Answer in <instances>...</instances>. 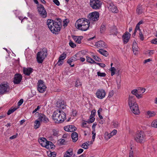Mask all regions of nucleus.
<instances>
[{"mask_svg":"<svg viewBox=\"0 0 157 157\" xmlns=\"http://www.w3.org/2000/svg\"><path fill=\"white\" fill-rule=\"evenodd\" d=\"M56 20L57 21L48 19L47 21V25L50 30L52 33L56 34H57V32L60 31L62 22L60 18H58Z\"/></svg>","mask_w":157,"mask_h":157,"instance_id":"obj_1","label":"nucleus"},{"mask_svg":"<svg viewBox=\"0 0 157 157\" xmlns=\"http://www.w3.org/2000/svg\"><path fill=\"white\" fill-rule=\"evenodd\" d=\"M52 117L53 120L57 123H62L66 119L65 113L62 111L58 110L53 113Z\"/></svg>","mask_w":157,"mask_h":157,"instance_id":"obj_2","label":"nucleus"},{"mask_svg":"<svg viewBox=\"0 0 157 157\" xmlns=\"http://www.w3.org/2000/svg\"><path fill=\"white\" fill-rule=\"evenodd\" d=\"M90 21L88 20L83 18L78 19L76 21L75 25H77L78 29L82 31L87 30L89 27Z\"/></svg>","mask_w":157,"mask_h":157,"instance_id":"obj_3","label":"nucleus"},{"mask_svg":"<svg viewBox=\"0 0 157 157\" xmlns=\"http://www.w3.org/2000/svg\"><path fill=\"white\" fill-rule=\"evenodd\" d=\"M48 51L45 48H43L41 51L37 53L36 59L37 62L39 63H42L44 59L47 56Z\"/></svg>","mask_w":157,"mask_h":157,"instance_id":"obj_4","label":"nucleus"},{"mask_svg":"<svg viewBox=\"0 0 157 157\" xmlns=\"http://www.w3.org/2000/svg\"><path fill=\"white\" fill-rule=\"evenodd\" d=\"M146 135L144 131H141L138 132L136 134L135 140L140 143H144L146 140Z\"/></svg>","mask_w":157,"mask_h":157,"instance_id":"obj_5","label":"nucleus"},{"mask_svg":"<svg viewBox=\"0 0 157 157\" xmlns=\"http://www.w3.org/2000/svg\"><path fill=\"white\" fill-rule=\"evenodd\" d=\"M99 13L98 12L94 11L90 13L88 16V20L90 22L97 21L99 18Z\"/></svg>","mask_w":157,"mask_h":157,"instance_id":"obj_6","label":"nucleus"},{"mask_svg":"<svg viewBox=\"0 0 157 157\" xmlns=\"http://www.w3.org/2000/svg\"><path fill=\"white\" fill-rule=\"evenodd\" d=\"M90 5L93 9L97 10L101 8V2L99 0H90Z\"/></svg>","mask_w":157,"mask_h":157,"instance_id":"obj_7","label":"nucleus"},{"mask_svg":"<svg viewBox=\"0 0 157 157\" xmlns=\"http://www.w3.org/2000/svg\"><path fill=\"white\" fill-rule=\"evenodd\" d=\"M37 84V90L39 92L43 93L46 91L47 87L43 81L40 80Z\"/></svg>","mask_w":157,"mask_h":157,"instance_id":"obj_8","label":"nucleus"},{"mask_svg":"<svg viewBox=\"0 0 157 157\" xmlns=\"http://www.w3.org/2000/svg\"><path fill=\"white\" fill-rule=\"evenodd\" d=\"M10 87L7 83H2L0 85V94L2 95L8 92Z\"/></svg>","mask_w":157,"mask_h":157,"instance_id":"obj_9","label":"nucleus"},{"mask_svg":"<svg viewBox=\"0 0 157 157\" xmlns=\"http://www.w3.org/2000/svg\"><path fill=\"white\" fill-rule=\"evenodd\" d=\"M38 12L40 16L43 18H45L47 16V12L42 5H40L37 7Z\"/></svg>","mask_w":157,"mask_h":157,"instance_id":"obj_10","label":"nucleus"},{"mask_svg":"<svg viewBox=\"0 0 157 157\" xmlns=\"http://www.w3.org/2000/svg\"><path fill=\"white\" fill-rule=\"evenodd\" d=\"M37 113L39 114L38 119L40 121L44 123H47L49 122V119L44 114L41 113H39L38 112L36 113Z\"/></svg>","mask_w":157,"mask_h":157,"instance_id":"obj_11","label":"nucleus"},{"mask_svg":"<svg viewBox=\"0 0 157 157\" xmlns=\"http://www.w3.org/2000/svg\"><path fill=\"white\" fill-rule=\"evenodd\" d=\"M96 95L98 98L102 99L105 97V91L103 89H98L96 93Z\"/></svg>","mask_w":157,"mask_h":157,"instance_id":"obj_12","label":"nucleus"},{"mask_svg":"<svg viewBox=\"0 0 157 157\" xmlns=\"http://www.w3.org/2000/svg\"><path fill=\"white\" fill-rule=\"evenodd\" d=\"M22 78V76L21 74L18 73L15 74L13 78V83L14 84H19L21 81Z\"/></svg>","mask_w":157,"mask_h":157,"instance_id":"obj_13","label":"nucleus"},{"mask_svg":"<svg viewBox=\"0 0 157 157\" xmlns=\"http://www.w3.org/2000/svg\"><path fill=\"white\" fill-rule=\"evenodd\" d=\"M132 112L135 114H138L140 113L138 106L137 103H135L129 106Z\"/></svg>","mask_w":157,"mask_h":157,"instance_id":"obj_14","label":"nucleus"},{"mask_svg":"<svg viewBox=\"0 0 157 157\" xmlns=\"http://www.w3.org/2000/svg\"><path fill=\"white\" fill-rule=\"evenodd\" d=\"M108 8L112 12L117 13L118 12V10L117 7L113 3H108Z\"/></svg>","mask_w":157,"mask_h":157,"instance_id":"obj_15","label":"nucleus"},{"mask_svg":"<svg viewBox=\"0 0 157 157\" xmlns=\"http://www.w3.org/2000/svg\"><path fill=\"white\" fill-rule=\"evenodd\" d=\"M57 106L60 109H64L66 108V104L63 100H58L56 102Z\"/></svg>","mask_w":157,"mask_h":157,"instance_id":"obj_16","label":"nucleus"},{"mask_svg":"<svg viewBox=\"0 0 157 157\" xmlns=\"http://www.w3.org/2000/svg\"><path fill=\"white\" fill-rule=\"evenodd\" d=\"M77 54H75L72 57H71L67 61V63H68L71 67H74V64H71V63L73 61H76V60L78 59L77 58Z\"/></svg>","mask_w":157,"mask_h":157,"instance_id":"obj_17","label":"nucleus"},{"mask_svg":"<svg viewBox=\"0 0 157 157\" xmlns=\"http://www.w3.org/2000/svg\"><path fill=\"white\" fill-rule=\"evenodd\" d=\"M131 36V34L128 32H126L123 35L122 37L123 39V42L124 44H126L128 41Z\"/></svg>","mask_w":157,"mask_h":157,"instance_id":"obj_18","label":"nucleus"},{"mask_svg":"<svg viewBox=\"0 0 157 157\" xmlns=\"http://www.w3.org/2000/svg\"><path fill=\"white\" fill-rule=\"evenodd\" d=\"M77 129L73 125H69L64 127V129L67 132H74Z\"/></svg>","mask_w":157,"mask_h":157,"instance_id":"obj_19","label":"nucleus"},{"mask_svg":"<svg viewBox=\"0 0 157 157\" xmlns=\"http://www.w3.org/2000/svg\"><path fill=\"white\" fill-rule=\"evenodd\" d=\"M33 69L30 67H24L23 69L24 74L25 75L27 76L29 75L33 72Z\"/></svg>","mask_w":157,"mask_h":157,"instance_id":"obj_20","label":"nucleus"},{"mask_svg":"<svg viewBox=\"0 0 157 157\" xmlns=\"http://www.w3.org/2000/svg\"><path fill=\"white\" fill-rule=\"evenodd\" d=\"M72 37L75 42L79 44L81 43V40L83 38V37L82 36H72Z\"/></svg>","mask_w":157,"mask_h":157,"instance_id":"obj_21","label":"nucleus"},{"mask_svg":"<svg viewBox=\"0 0 157 157\" xmlns=\"http://www.w3.org/2000/svg\"><path fill=\"white\" fill-rule=\"evenodd\" d=\"M135 103H136L135 102V96L133 95H129L128 99V105L129 106Z\"/></svg>","mask_w":157,"mask_h":157,"instance_id":"obj_22","label":"nucleus"},{"mask_svg":"<svg viewBox=\"0 0 157 157\" xmlns=\"http://www.w3.org/2000/svg\"><path fill=\"white\" fill-rule=\"evenodd\" d=\"M47 140L45 138H40L38 139V142L40 145L43 147H45L46 144Z\"/></svg>","mask_w":157,"mask_h":157,"instance_id":"obj_23","label":"nucleus"},{"mask_svg":"<svg viewBox=\"0 0 157 157\" xmlns=\"http://www.w3.org/2000/svg\"><path fill=\"white\" fill-rule=\"evenodd\" d=\"M96 46L98 48H102L105 47V43L103 41L100 40L96 43Z\"/></svg>","mask_w":157,"mask_h":157,"instance_id":"obj_24","label":"nucleus"},{"mask_svg":"<svg viewBox=\"0 0 157 157\" xmlns=\"http://www.w3.org/2000/svg\"><path fill=\"white\" fill-rule=\"evenodd\" d=\"M156 115V113L154 111H148L146 114V117L150 118L155 116Z\"/></svg>","mask_w":157,"mask_h":157,"instance_id":"obj_25","label":"nucleus"},{"mask_svg":"<svg viewBox=\"0 0 157 157\" xmlns=\"http://www.w3.org/2000/svg\"><path fill=\"white\" fill-rule=\"evenodd\" d=\"M45 147L49 149L54 148L55 147L53 143L51 141H47Z\"/></svg>","mask_w":157,"mask_h":157,"instance_id":"obj_26","label":"nucleus"},{"mask_svg":"<svg viewBox=\"0 0 157 157\" xmlns=\"http://www.w3.org/2000/svg\"><path fill=\"white\" fill-rule=\"evenodd\" d=\"M132 48L133 53L136 55L137 52L138 51V47L136 41H134L133 42Z\"/></svg>","mask_w":157,"mask_h":157,"instance_id":"obj_27","label":"nucleus"},{"mask_svg":"<svg viewBox=\"0 0 157 157\" xmlns=\"http://www.w3.org/2000/svg\"><path fill=\"white\" fill-rule=\"evenodd\" d=\"M71 137L72 138L73 141L74 142H76L78 140V134L75 132H74L71 135Z\"/></svg>","mask_w":157,"mask_h":157,"instance_id":"obj_28","label":"nucleus"},{"mask_svg":"<svg viewBox=\"0 0 157 157\" xmlns=\"http://www.w3.org/2000/svg\"><path fill=\"white\" fill-rule=\"evenodd\" d=\"M73 154L72 150L70 149L68 150L64 155V157H71Z\"/></svg>","mask_w":157,"mask_h":157,"instance_id":"obj_29","label":"nucleus"},{"mask_svg":"<svg viewBox=\"0 0 157 157\" xmlns=\"http://www.w3.org/2000/svg\"><path fill=\"white\" fill-rule=\"evenodd\" d=\"M98 51L101 55L105 56H107L108 55V52L104 50L101 49L98 50Z\"/></svg>","mask_w":157,"mask_h":157,"instance_id":"obj_30","label":"nucleus"},{"mask_svg":"<svg viewBox=\"0 0 157 157\" xmlns=\"http://www.w3.org/2000/svg\"><path fill=\"white\" fill-rule=\"evenodd\" d=\"M110 33L112 35H116L117 33V31L116 28L115 27H114L113 28L111 29Z\"/></svg>","mask_w":157,"mask_h":157,"instance_id":"obj_31","label":"nucleus"},{"mask_svg":"<svg viewBox=\"0 0 157 157\" xmlns=\"http://www.w3.org/2000/svg\"><path fill=\"white\" fill-rule=\"evenodd\" d=\"M34 123V128L35 129H37L39 128L40 125V123L39 121L37 120L35 121Z\"/></svg>","mask_w":157,"mask_h":157,"instance_id":"obj_32","label":"nucleus"},{"mask_svg":"<svg viewBox=\"0 0 157 157\" xmlns=\"http://www.w3.org/2000/svg\"><path fill=\"white\" fill-rule=\"evenodd\" d=\"M86 61L90 63H96L94 59L89 57L86 56Z\"/></svg>","mask_w":157,"mask_h":157,"instance_id":"obj_33","label":"nucleus"},{"mask_svg":"<svg viewBox=\"0 0 157 157\" xmlns=\"http://www.w3.org/2000/svg\"><path fill=\"white\" fill-rule=\"evenodd\" d=\"M67 55L66 53L65 52H63L62 54L60 55L59 56V59L60 61V60H63L65 59Z\"/></svg>","mask_w":157,"mask_h":157,"instance_id":"obj_34","label":"nucleus"},{"mask_svg":"<svg viewBox=\"0 0 157 157\" xmlns=\"http://www.w3.org/2000/svg\"><path fill=\"white\" fill-rule=\"evenodd\" d=\"M136 12L138 14H140L143 12L142 8L140 5L138 6H137V8L136 9Z\"/></svg>","mask_w":157,"mask_h":157,"instance_id":"obj_35","label":"nucleus"},{"mask_svg":"<svg viewBox=\"0 0 157 157\" xmlns=\"http://www.w3.org/2000/svg\"><path fill=\"white\" fill-rule=\"evenodd\" d=\"M17 109V108H14L12 109V108H11L8 111L7 113V115H10V114H11L12 113H13Z\"/></svg>","mask_w":157,"mask_h":157,"instance_id":"obj_36","label":"nucleus"},{"mask_svg":"<svg viewBox=\"0 0 157 157\" xmlns=\"http://www.w3.org/2000/svg\"><path fill=\"white\" fill-rule=\"evenodd\" d=\"M95 120V118L94 117L90 116V118L86 122L88 123H92Z\"/></svg>","mask_w":157,"mask_h":157,"instance_id":"obj_37","label":"nucleus"},{"mask_svg":"<svg viewBox=\"0 0 157 157\" xmlns=\"http://www.w3.org/2000/svg\"><path fill=\"white\" fill-rule=\"evenodd\" d=\"M106 28L105 25L102 24L101 27L100 28V31L101 33H104L105 30Z\"/></svg>","mask_w":157,"mask_h":157,"instance_id":"obj_38","label":"nucleus"},{"mask_svg":"<svg viewBox=\"0 0 157 157\" xmlns=\"http://www.w3.org/2000/svg\"><path fill=\"white\" fill-rule=\"evenodd\" d=\"M69 22V20L67 19H66L64 20L63 21V26L65 27L68 24Z\"/></svg>","mask_w":157,"mask_h":157,"instance_id":"obj_39","label":"nucleus"},{"mask_svg":"<svg viewBox=\"0 0 157 157\" xmlns=\"http://www.w3.org/2000/svg\"><path fill=\"white\" fill-rule=\"evenodd\" d=\"M151 125L153 127L157 128V120L153 121L151 123Z\"/></svg>","mask_w":157,"mask_h":157,"instance_id":"obj_40","label":"nucleus"},{"mask_svg":"<svg viewBox=\"0 0 157 157\" xmlns=\"http://www.w3.org/2000/svg\"><path fill=\"white\" fill-rule=\"evenodd\" d=\"M116 70V69L115 67H111L110 71H111V76H113L115 74Z\"/></svg>","mask_w":157,"mask_h":157,"instance_id":"obj_41","label":"nucleus"},{"mask_svg":"<svg viewBox=\"0 0 157 157\" xmlns=\"http://www.w3.org/2000/svg\"><path fill=\"white\" fill-rule=\"evenodd\" d=\"M92 57L96 61L98 62H100L101 61V59L98 56H96L93 55Z\"/></svg>","mask_w":157,"mask_h":157,"instance_id":"obj_42","label":"nucleus"},{"mask_svg":"<svg viewBox=\"0 0 157 157\" xmlns=\"http://www.w3.org/2000/svg\"><path fill=\"white\" fill-rule=\"evenodd\" d=\"M112 123L113 126L114 128H116L118 127L119 124L117 121H114L112 122Z\"/></svg>","mask_w":157,"mask_h":157,"instance_id":"obj_43","label":"nucleus"},{"mask_svg":"<svg viewBox=\"0 0 157 157\" xmlns=\"http://www.w3.org/2000/svg\"><path fill=\"white\" fill-rule=\"evenodd\" d=\"M69 44L72 48H74L76 47V44L71 40L70 41Z\"/></svg>","mask_w":157,"mask_h":157,"instance_id":"obj_44","label":"nucleus"},{"mask_svg":"<svg viewBox=\"0 0 157 157\" xmlns=\"http://www.w3.org/2000/svg\"><path fill=\"white\" fill-rule=\"evenodd\" d=\"M97 75L98 76L101 77H105L106 74L105 73H101L100 72H97Z\"/></svg>","mask_w":157,"mask_h":157,"instance_id":"obj_45","label":"nucleus"},{"mask_svg":"<svg viewBox=\"0 0 157 157\" xmlns=\"http://www.w3.org/2000/svg\"><path fill=\"white\" fill-rule=\"evenodd\" d=\"M89 145H87L86 143H84L82 145V147L84 149H86L88 148Z\"/></svg>","mask_w":157,"mask_h":157,"instance_id":"obj_46","label":"nucleus"},{"mask_svg":"<svg viewBox=\"0 0 157 157\" xmlns=\"http://www.w3.org/2000/svg\"><path fill=\"white\" fill-rule=\"evenodd\" d=\"M63 60H60V61L59 60V59L58 62H57L56 64L58 65V66H60L63 64Z\"/></svg>","mask_w":157,"mask_h":157,"instance_id":"obj_47","label":"nucleus"},{"mask_svg":"<svg viewBox=\"0 0 157 157\" xmlns=\"http://www.w3.org/2000/svg\"><path fill=\"white\" fill-rule=\"evenodd\" d=\"M114 94V91L113 90H112L109 92V94L108 97L109 98L112 97Z\"/></svg>","mask_w":157,"mask_h":157,"instance_id":"obj_48","label":"nucleus"},{"mask_svg":"<svg viewBox=\"0 0 157 157\" xmlns=\"http://www.w3.org/2000/svg\"><path fill=\"white\" fill-rule=\"evenodd\" d=\"M95 63L97 64V65H98L100 67H104L105 66V64L103 63H98L96 62Z\"/></svg>","mask_w":157,"mask_h":157,"instance_id":"obj_49","label":"nucleus"},{"mask_svg":"<svg viewBox=\"0 0 157 157\" xmlns=\"http://www.w3.org/2000/svg\"><path fill=\"white\" fill-rule=\"evenodd\" d=\"M151 43L152 44H157V38H155L152 40L151 41Z\"/></svg>","mask_w":157,"mask_h":157,"instance_id":"obj_50","label":"nucleus"},{"mask_svg":"<svg viewBox=\"0 0 157 157\" xmlns=\"http://www.w3.org/2000/svg\"><path fill=\"white\" fill-rule=\"evenodd\" d=\"M96 111L95 109H93L92 110L90 116L94 117L95 115Z\"/></svg>","mask_w":157,"mask_h":157,"instance_id":"obj_51","label":"nucleus"},{"mask_svg":"<svg viewBox=\"0 0 157 157\" xmlns=\"http://www.w3.org/2000/svg\"><path fill=\"white\" fill-rule=\"evenodd\" d=\"M81 84L79 82V81L78 80L77 81L75 82V86L76 87H78L79 86H81Z\"/></svg>","mask_w":157,"mask_h":157,"instance_id":"obj_52","label":"nucleus"},{"mask_svg":"<svg viewBox=\"0 0 157 157\" xmlns=\"http://www.w3.org/2000/svg\"><path fill=\"white\" fill-rule=\"evenodd\" d=\"M23 102V100L22 99H20L18 102V105L20 106L21 105Z\"/></svg>","mask_w":157,"mask_h":157,"instance_id":"obj_53","label":"nucleus"},{"mask_svg":"<svg viewBox=\"0 0 157 157\" xmlns=\"http://www.w3.org/2000/svg\"><path fill=\"white\" fill-rule=\"evenodd\" d=\"M139 92L136 89H134L132 90L131 91V93L132 94L135 95L137 93H138Z\"/></svg>","mask_w":157,"mask_h":157,"instance_id":"obj_54","label":"nucleus"},{"mask_svg":"<svg viewBox=\"0 0 157 157\" xmlns=\"http://www.w3.org/2000/svg\"><path fill=\"white\" fill-rule=\"evenodd\" d=\"M53 2L57 6H59L60 5V3L58 0H53Z\"/></svg>","mask_w":157,"mask_h":157,"instance_id":"obj_55","label":"nucleus"},{"mask_svg":"<svg viewBox=\"0 0 157 157\" xmlns=\"http://www.w3.org/2000/svg\"><path fill=\"white\" fill-rule=\"evenodd\" d=\"M49 155H50V156L51 157H55L56 155V154L55 152H51Z\"/></svg>","mask_w":157,"mask_h":157,"instance_id":"obj_56","label":"nucleus"},{"mask_svg":"<svg viewBox=\"0 0 157 157\" xmlns=\"http://www.w3.org/2000/svg\"><path fill=\"white\" fill-rule=\"evenodd\" d=\"M53 134L52 135L55 136H57L58 134V132L55 129L53 130Z\"/></svg>","mask_w":157,"mask_h":157,"instance_id":"obj_57","label":"nucleus"},{"mask_svg":"<svg viewBox=\"0 0 157 157\" xmlns=\"http://www.w3.org/2000/svg\"><path fill=\"white\" fill-rule=\"evenodd\" d=\"M140 25H139V24H137L136 25V26L135 27V29L137 31V30H139V31H140L141 29L140 28Z\"/></svg>","mask_w":157,"mask_h":157,"instance_id":"obj_58","label":"nucleus"},{"mask_svg":"<svg viewBox=\"0 0 157 157\" xmlns=\"http://www.w3.org/2000/svg\"><path fill=\"white\" fill-rule=\"evenodd\" d=\"M135 95L136 97L138 98H140L142 97V95L141 94H139L138 93H137L136 94H135Z\"/></svg>","mask_w":157,"mask_h":157,"instance_id":"obj_59","label":"nucleus"},{"mask_svg":"<svg viewBox=\"0 0 157 157\" xmlns=\"http://www.w3.org/2000/svg\"><path fill=\"white\" fill-rule=\"evenodd\" d=\"M147 52L150 55H151L154 53V51L153 50H148L147 51Z\"/></svg>","mask_w":157,"mask_h":157,"instance_id":"obj_60","label":"nucleus"},{"mask_svg":"<svg viewBox=\"0 0 157 157\" xmlns=\"http://www.w3.org/2000/svg\"><path fill=\"white\" fill-rule=\"evenodd\" d=\"M140 90V92H142L143 93H144L145 91V89L142 88H140V89H138V91Z\"/></svg>","mask_w":157,"mask_h":157,"instance_id":"obj_61","label":"nucleus"},{"mask_svg":"<svg viewBox=\"0 0 157 157\" xmlns=\"http://www.w3.org/2000/svg\"><path fill=\"white\" fill-rule=\"evenodd\" d=\"M117 130H115V129H114L113 130V131L111 132V134H112L111 135H113V136L115 135L117 133Z\"/></svg>","mask_w":157,"mask_h":157,"instance_id":"obj_62","label":"nucleus"},{"mask_svg":"<svg viewBox=\"0 0 157 157\" xmlns=\"http://www.w3.org/2000/svg\"><path fill=\"white\" fill-rule=\"evenodd\" d=\"M40 106H38L33 111V113L35 112H36L38 110L40 109Z\"/></svg>","mask_w":157,"mask_h":157,"instance_id":"obj_63","label":"nucleus"},{"mask_svg":"<svg viewBox=\"0 0 157 157\" xmlns=\"http://www.w3.org/2000/svg\"><path fill=\"white\" fill-rule=\"evenodd\" d=\"M60 143L61 144H64V143L65 142V140L64 139H60Z\"/></svg>","mask_w":157,"mask_h":157,"instance_id":"obj_64","label":"nucleus"}]
</instances>
